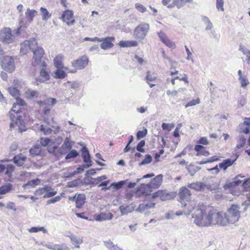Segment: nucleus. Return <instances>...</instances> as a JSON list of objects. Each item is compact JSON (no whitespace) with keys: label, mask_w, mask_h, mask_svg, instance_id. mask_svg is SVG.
<instances>
[{"label":"nucleus","mask_w":250,"mask_h":250,"mask_svg":"<svg viewBox=\"0 0 250 250\" xmlns=\"http://www.w3.org/2000/svg\"><path fill=\"white\" fill-rule=\"evenodd\" d=\"M18 104V101L16 103H14L13 107L9 111V116L12 122L10 123V127H13L15 125H21L24 123V121L21 115L19 114L21 112V108Z\"/></svg>","instance_id":"5"},{"label":"nucleus","mask_w":250,"mask_h":250,"mask_svg":"<svg viewBox=\"0 0 250 250\" xmlns=\"http://www.w3.org/2000/svg\"><path fill=\"white\" fill-rule=\"evenodd\" d=\"M0 65L3 70L10 73H12L16 68L14 60L9 56H5L2 58Z\"/></svg>","instance_id":"7"},{"label":"nucleus","mask_w":250,"mask_h":250,"mask_svg":"<svg viewBox=\"0 0 250 250\" xmlns=\"http://www.w3.org/2000/svg\"><path fill=\"white\" fill-rule=\"evenodd\" d=\"M70 239H71V242L73 244V245H75V246H77L78 247V245L79 244H80L82 241L81 239L77 238V237L75 236H73V235H71L70 237Z\"/></svg>","instance_id":"48"},{"label":"nucleus","mask_w":250,"mask_h":250,"mask_svg":"<svg viewBox=\"0 0 250 250\" xmlns=\"http://www.w3.org/2000/svg\"><path fill=\"white\" fill-rule=\"evenodd\" d=\"M149 29V24L147 23H141L138 25L134 29L133 35L135 39L142 40L145 39Z\"/></svg>","instance_id":"8"},{"label":"nucleus","mask_w":250,"mask_h":250,"mask_svg":"<svg viewBox=\"0 0 250 250\" xmlns=\"http://www.w3.org/2000/svg\"><path fill=\"white\" fill-rule=\"evenodd\" d=\"M14 169L15 167L13 165H7V167H5V174L7 175L8 177L11 178Z\"/></svg>","instance_id":"42"},{"label":"nucleus","mask_w":250,"mask_h":250,"mask_svg":"<svg viewBox=\"0 0 250 250\" xmlns=\"http://www.w3.org/2000/svg\"><path fill=\"white\" fill-rule=\"evenodd\" d=\"M40 67V77L36 79V81L40 83L45 82L50 79V71L47 68V65L46 62H43Z\"/></svg>","instance_id":"10"},{"label":"nucleus","mask_w":250,"mask_h":250,"mask_svg":"<svg viewBox=\"0 0 250 250\" xmlns=\"http://www.w3.org/2000/svg\"><path fill=\"white\" fill-rule=\"evenodd\" d=\"M200 103V99L199 98H197L195 99H193L191 101L188 102L185 104V107L188 106H191L199 104Z\"/></svg>","instance_id":"45"},{"label":"nucleus","mask_w":250,"mask_h":250,"mask_svg":"<svg viewBox=\"0 0 250 250\" xmlns=\"http://www.w3.org/2000/svg\"><path fill=\"white\" fill-rule=\"evenodd\" d=\"M145 145V141L144 140L141 141L136 146L137 150L141 152H145V150L143 148V147Z\"/></svg>","instance_id":"51"},{"label":"nucleus","mask_w":250,"mask_h":250,"mask_svg":"<svg viewBox=\"0 0 250 250\" xmlns=\"http://www.w3.org/2000/svg\"><path fill=\"white\" fill-rule=\"evenodd\" d=\"M223 0H216V6L218 10L223 11Z\"/></svg>","instance_id":"57"},{"label":"nucleus","mask_w":250,"mask_h":250,"mask_svg":"<svg viewBox=\"0 0 250 250\" xmlns=\"http://www.w3.org/2000/svg\"><path fill=\"white\" fill-rule=\"evenodd\" d=\"M185 88H179L178 89V90H174V91H170V90H167V94L168 96H171L173 97L176 96L177 95L178 91L181 92L185 90Z\"/></svg>","instance_id":"46"},{"label":"nucleus","mask_w":250,"mask_h":250,"mask_svg":"<svg viewBox=\"0 0 250 250\" xmlns=\"http://www.w3.org/2000/svg\"><path fill=\"white\" fill-rule=\"evenodd\" d=\"M41 130L43 132V133L45 135H48V134H50L52 133V129L50 127H48V128H45L44 127V125H41Z\"/></svg>","instance_id":"54"},{"label":"nucleus","mask_w":250,"mask_h":250,"mask_svg":"<svg viewBox=\"0 0 250 250\" xmlns=\"http://www.w3.org/2000/svg\"><path fill=\"white\" fill-rule=\"evenodd\" d=\"M33 52V57L31 60V64L33 66L42 65L43 62L42 58L45 54V50L41 46H37Z\"/></svg>","instance_id":"6"},{"label":"nucleus","mask_w":250,"mask_h":250,"mask_svg":"<svg viewBox=\"0 0 250 250\" xmlns=\"http://www.w3.org/2000/svg\"><path fill=\"white\" fill-rule=\"evenodd\" d=\"M6 208L8 209H12V210H13L14 211L16 210V206H15V204L13 202H10L8 203V204H7V206H6Z\"/></svg>","instance_id":"58"},{"label":"nucleus","mask_w":250,"mask_h":250,"mask_svg":"<svg viewBox=\"0 0 250 250\" xmlns=\"http://www.w3.org/2000/svg\"><path fill=\"white\" fill-rule=\"evenodd\" d=\"M7 90L10 94L14 97L17 101H18V104L20 105H25V103L24 100L20 98V90L15 87H9L8 88Z\"/></svg>","instance_id":"18"},{"label":"nucleus","mask_w":250,"mask_h":250,"mask_svg":"<svg viewBox=\"0 0 250 250\" xmlns=\"http://www.w3.org/2000/svg\"><path fill=\"white\" fill-rule=\"evenodd\" d=\"M37 44L35 41H25L21 44L20 53L22 55L26 54L31 49V44Z\"/></svg>","instance_id":"22"},{"label":"nucleus","mask_w":250,"mask_h":250,"mask_svg":"<svg viewBox=\"0 0 250 250\" xmlns=\"http://www.w3.org/2000/svg\"><path fill=\"white\" fill-rule=\"evenodd\" d=\"M179 72L177 70L171 71L170 74L173 77L171 78L170 82L171 84L174 86L175 85V80H179L180 81H184L186 83L188 84L189 83L188 77L187 74H184L182 78H180L179 76H175L178 74Z\"/></svg>","instance_id":"20"},{"label":"nucleus","mask_w":250,"mask_h":250,"mask_svg":"<svg viewBox=\"0 0 250 250\" xmlns=\"http://www.w3.org/2000/svg\"><path fill=\"white\" fill-rule=\"evenodd\" d=\"M163 180V175L159 174L152 179L148 183L152 188H158L162 185Z\"/></svg>","instance_id":"23"},{"label":"nucleus","mask_w":250,"mask_h":250,"mask_svg":"<svg viewBox=\"0 0 250 250\" xmlns=\"http://www.w3.org/2000/svg\"><path fill=\"white\" fill-rule=\"evenodd\" d=\"M236 160V158L234 160L230 159L224 160L222 163L219 164V166L221 169L226 171L229 167H231L234 164Z\"/></svg>","instance_id":"27"},{"label":"nucleus","mask_w":250,"mask_h":250,"mask_svg":"<svg viewBox=\"0 0 250 250\" xmlns=\"http://www.w3.org/2000/svg\"><path fill=\"white\" fill-rule=\"evenodd\" d=\"M197 143L199 145H208L209 144V142L206 137H201L197 142Z\"/></svg>","instance_id":"52"},{"label":"nucleus","mask_w":250,"mask_h":250,"mask_svg":"<svg viewBox=\"0 0 250 250\" xmlns=\"http://www.w3.org/2000/svg\"><path fill=\"white\" fill-rule=\"evenodd\" d=\"M55 77L58 79H64L66 74L63 69H57L55 72Z\"/></svg>","instance_id":"39"},{"label":"nucleus","mask_w":250,"mask_h":250,"mask_svg":"<svg viewBox=\"0 0 250 250\" xmlns=\"http://www.w3.org/2000/svg\"><path fill=\"white\" fill-rule=\"evenodd\" d=\"M0 41L3 43L9 44L14 41V36L9 28H4L0 31Z\"/></svg>","instance_id":"11"},{"label":"nucleus","mask_w":250,"mask_h":250,"mask_svg":"<svg viewBox=\"0 0 250 250\" xmlns=\"http://www.w3.org/2000/svg\"><path fill=\"white\" fill-rule=\"evenodd\" d=\"M37 14V12L35 10L28 9L25 12V16H35Z\"/></svg>","instance_id":"61"},{"label":"nucleus","mask_w":250,"mask_h":250,"mask_svg":"<svg viewBox=\"0 0 250 250\" xmlns=\"http://www.w3.org/2000/svg\"><path fill=\"white\" fill-rule=\"evenodd\" d=\"M113 214L109 211H107L102 212L99 214L94 215V219L97 221H102L106 220H110L113 218Z\"/></svg>","instance_id":"24"},{"label":"nucleus","mask_w":250,"mask_h":250,"mask_svg":"<svg viewBox=\"0 0 250 250\" xmlns=\"http://www.w3.org/2000/svg\"><path fill=\"white\" fill-rule=\"evenodd\" d=\"M223 211L212 206L199 203L192 214L194 222L201 227H223Z\"/></svg>","instance_id":"1"},{"label":"nucleus","mask_w":250,"mask_h":250,"mask_svg":"<svg viewBox=\"0 0 250 250\" xmlns=\"http://www.w3.org/2000/svg\"><path fill=\"white\" fill-rule=\"evenodd\" d=\"M60 19L68 25H70L74 23V17H61Z\"/></svg>","instance_id":"40"},{"label":"nucleus","mask_w":250,"mask_h":250,"mask_svg":"<svg viewBox=\"0 0 250 250\" xmlns=\"http://www.w3.org/2000/svg\"><path fill=\"white\" fill-rule=\"evenodd\" d=\"M40 143L43 146H47V150L49 153L55 154L58 146H55V142L47 138L42 137L40 139Z\"/></svg>","instance_id":"14"},{"label":"nucleus","mask_w":250,"mask_h":250,"mask_svg":"<svg viewBox=\"0 0 250 250\" xmlns=\"http://www.w3.org/2000/svg\"><path fill=\"white\" fill-rule=\"evenodd\" d=\"M188 187L197 191H201L203 190L205 187V185L201 182H197L189 184Z\"/></svg>","instance_id":"34"},{"label":"nucleus","mask_w":250,"mask_h":250,"mask_svg":"<svg viewBox=\"0 0 250 250\" xmlns=\"http://www.w3.org/2000/svg\"><path fill=\"white\" fill-rule=\"evenodd\" d=\"M43 192H45L44 195V198H49L53 197L57 194V191H55L51 187H46L43 188Z\"/></svg>","instance_id":"32"},{"label":"nucleus","mask_w":250,"mask_h":250,"mask_svg":"<svg viewBox=\"0 0 250 250\" xmlns=\"http://www.w3.org/2000/svg\"><path fill=\"white\" fill-rule=\"evenodd\" d=\"M12 188V185L10 183L2 185L0 187V194H4L9 192Z\"/></svg>","instance_id":"37"},{"label":"nucleus","mask_w":250,"mask_h":250,"mask_svg":"<svg viewBox=\"0 0 250 250\" xmlns=\"http://www.w3.org/2000/svg\"><path fill=\"white\" fill-rule=\"evenodd\" d=\"M83 40L84 41H92V42H95V41H100L99 38L95 37L94 38H90L89 37H86L84 38Z\"/></svg>","instance_id":"64"},{"label":"nucleus","mask_w":250,"mask_h":250,"mask_svg":"<svg viewBox=\"0 0 250 250\" xmlns=\"http://www.w3.org/2000/svg\"><path fill=\"white\" fill-rule=\"evenodd\" d=\"M174 197V195L172 192H168L164 190H159L151 195L152 199L159 198L162 201L170 200L173 199Z\"/></svg>","instance_id":"12"},{"label":"nucleus","mask_w":250,"mask_h":250,"mask_svg":"<svg viewBox=\"0 0 250 250\" xmlns=\"http://www.w3.org/2000/svg\"><path fill=\"white\" fill-rule=\"evenodd\" d=\"M41 152L42 148L39 145H35L29 150L30 154L33 157L40 155Z\"/></svg>","instance_id":"33"},{"label":"nucleus","mask_w":250,"mask_h":250,"mask_svg":"<svg viewBox=\"0 0 250 250\" xmlns=\"http://www.w3.org/2000/svg\"><path fill=\"white\" fill-rule=\"evenodd\" d=\"M157 77L154 74H151L149 71L147 72L146 79L150 87H152L155 85V84L151 83L150 82L155 81Z\"/></svg>","instance_id":"35"},{"label":"nucleus","mask_w":250,"mask_h":250,"mask_svg":"<svg viewBox=\"0 0 250 250\" xmlns=\"http://www.w3.org/2000/svg\"><path fill=\"white\" fill-rule=\"evenodd\" d=\"M101 42L100 47L102 49L107 50L112 48L114 44L113 42L115 41V38L113 37H107L105 38H99Z\"/></svg>","instance_id":"16"},{"label":"nucleus","mask_w":250,"mask_h":250,"mask_svg":"<svg viewBox=\"0 0 250 250\" xmlns=\"http://www.w3.org/2000/svg\"><path fill=\"white\" fill-rule=\"evenodd\" d=\"M179 201L184 207L188 206L187 209L191 212L192 210L196 209V202L194 200H190V191L186 187H182L179 189Z\"/></svg>","instance_id":"4"},{"label":"nucleus","mask_w":250,"mask_h":250,"mask_svg":"<svg viewBox=\"0 0 250 250\" xmlns=\"http://www.w3.org/2000/svg\"><path fill=\"white\" fill-rule=\"evenodd\" d=\"M62 148L65 147L67 150H70L71 149L72 145L71 143L68 141H65L64 144L62 146Z\"/></svg>","instance_id":"60"},{"label":"nucleus","mask_w":250,"mask_h":250,"mask_svg":"<svg viewBox=\"0 0 250 250\" xmlns=\"http://www.w3.org/2000/svg\"><path fill=\"white\" fill-rule=\"evenodd\" d=\"M26 157L20 153L13 158V161L17 166L21 167L23 166L26 161Z\"/></svg>","instance_id":"28"},{"label":"nucleus","mask_w":250,"mask_h":250,"mask_svg":"<svg viewBox=\"0 0 250 250\" xmlns=\"http://www.w3.org/2000/svg\"><path fill=\"white\" fill-rule=\"evenodd\" d=\"M239 50L242 52L243 54L245 55L246 56L248 54V52L250 51V50H247L246 47L242 45H240L239 47Z\"/></svg>","instance_id":"62"},{"label":"nucleus","mask_w":250,"mask_h":250,"mask_svg":"<svg viewBox=\"0 0 250 250\" xmlns=\"http://www.w3.org/2000/svg\"><path fill=\"white\" fill-rule=\"evenodd\" d=\"M106 179V176L105 175H102L94 179L93 183L95 184H99L103 181L105 180Z\"/></svg>","instance_id":"55"},{"label":"nucleus","mask_w":250,"mask_h":250,"mask_svg":"<svg viewBox=\"0 0 250 250\" xmlns=\"http://www.w3.org/2000/svg\"><path fill=\"white\" fill-rule=\"evenodd\" d=\"M246 140L244 137H240L239 138L238 143L236 145V148L240 149L244 146L246 144Z\"/></svg>","instance_id":"44"},{"label":"nucleus","mask_w":250,"mask_h":250,"mask_svg":"<svg viewBox=\"0 0 250 250\" xmlns=\"http://www.w3.org/2000/svg\"><path fill=\"white\" fill-rule=\"evenodd\" d=\"M64 56L62 54H58L56 55L53 59V64L54 66L57 69H64L68 70L67 67H64L63 63Z\"/></svg>","instance_id":"19"},{"label":"nucleus","mask_w":250,"mask_h":250,"mask_svg":"<svg viewBox=\"0 0 250 250\" xmlns=\"http://www.w3.org/2000/svg\"><path fill=\"white\" fill-rule=\"evenodd\" d=\"M70 200L74 201L76 199V207L77 208H81L85 203V196L83 194H79L73 197H69Z\"/></svg>","instance_id":"21"},{"label":"nucleus","mask_w":250,"mask_h":250,"mask_svg":"<svg viewBox=\"0 0 250 250\" xmlns=\"http://www.w3.org/2000/svg\"><path fill=\"white\" fill-rule=\"evenodd\" d=\"M135 6L138 11L143 13L146 10V8L140 3H136Z\"/></svg>","instance_id":"56"},{"label":"nucleus","mask_w":250,"mask_h":250,"mask_svg":"<svg viewBox=\"0 0 250 250\" xmlns=\"http://www.w3.org/2000/svg\"><path fill=\"white\" fill-rule=\"evenodd\" d=\"M162 127L163 130L170 131L174 127V125L173 124L163 123Z\"/></svg>","instance_id":"49"},{"label":"nucleus","mask_w":250,"mask_h":250,"mask_svg":"<svg viewBox=\"0 0 250 250\" xmlns=\"http://www.w3.org/2000/svg\"><path fill=\"white\" fill-rule=\"evenodd\" d=\"M194 149L196 152V156H208L209 155V151L202 145H196Z\"/></svg>","instance_id":"25"},{"label":"nucleus","mask_w":250,"mask_h":250,"mask_svg":"<svg viewBox=\"0 0 250 250\" xmlns=\"http://www.w3.org/2000/svg\"><path fill=\"white\" fill-rule=\"evenodd\" d=\"M243 125H246L248 126L247 127L245 128H240V132L241 133H243L245 134H248L250 132V117H246L244 118V121L243 123Z\"/></svg>","instance_id":"36"},{"label":"nucleus","mask_w":250,"mask_h":250,"mask_svg":"<svg viewBox=\"0 0 250 250\" xmlns=\"http://www.w3.org/2000/svg\"><path fill=\"white\" fill-rule=\"evenodd\" d=\"M82 157L85 163L90 162V155L88 151L86 148H84V150L83 151Z\"/></svg>","instance_id":"41"},{"label":"nucleus","mask_w":250,"mask_h":250,"mask_svg":"<svg viewBox=\"0 0 250 250\" xmlns=\"http://www.w3.org/2000/svg\"><path fill=\"white\" fill-rule=\"evenodd\" d=\"M119 44L122 47H130L138 46V43L136 41H122L119 42Z\"/></svg>","instance_id":"30"},{"label":"nucleus","mask_w":250,"mask_h":250,"mask_svg":"<svg viewBox=\"0 0 250 250\" xmlns=\"http://www.w3.org/2000/svg\"><path fill=\"white\" fill-rule=\"evenodd\" d=\"M220 157L217 156H213L210 157V158L207 159V162H209V163H212L213 162L218 161L219 160Z\"/></svg>","instance_id":"59"},{"label":"nucleus","mask_w":250,"mask_h":250,"mask_svg":"<svg viewBox=\"0 0 250 250\" xmlns=\"http://www.w3.org/2000/svg\"><path fill=\"white\" fill-rule=\"evenodd\" d=\"M33 17H25L20 21V26L16 30L15 34L16 36H25L27 34L26 29L29 23L32 21Z\"/></svg>","instance_id":"9"},{"label":"nucleus","mask_w":250,"mask_h":250,"mask_svg":"<svg viewBox=\"0 0 250 250\" xmlns=\"http://www.w3.org/2000/svg\"><path fill=\"white\" fill-rule=\"evenodd\" d=\"M152 192V188L148 184H141L136 189L135 194L137 197L149 195Z\"/></svg>","instance_id":"15"},{"label":"nucleus","mask_w":250,"mask_h":250,"mask_svg":"<svg viewBox=\"0 0 250 250\" xmlns=\"http://www.w3.org/2000/svg\"><path fill=\"white\" fill-rule=\"evenodd\" d=\"M192 2L193 0H173L172 3L168 5L167 7L170 8L174 6L180 9L185 6L187 3H191Z\"/></svg>","instance_id":"26"},{"label":"nucleus","mask_w":250,"mask_h":250,"mask_svg":"<svg viewBox=\"0 0 250 250\" xmlns=\"http://www.w3.org/2000/svg\"><path fill=\"white\" fill-rule=\"evenodd\" d=\"M155 206V203L150 201L147 203H143L139 205L138 210L140 211H144L148 209L154 208Z\"/></svg>","instance_id":"29"},{"label":"nucleus","mask_w":250,"mask_h":250,"mask_svg":"<svg viewBox=\"0 0 250 250\" xmlns=\"http://www.w3.org/2000/svg\"><path fill=\"white\" fill-rule=\"evenodd\" d=\"M152 161V157L149 154L146 155L145 159L140 163V165L150 163Z\"/></svg>","instance_id":"53"},{"label":"nucleus","mask_w":250,"mask_h":250,"mask_svg":"<svg viewBox=\"0 0 250 250\" xmlns=\"http://www.w3.org/2000/svg\"><path fill=\"white\" fill-rule=\"evenodd\" d=\"M40 231H42L43 232H46V230L42 227H32L31 229H29V231L30 232H37Z\"/></svg>","instance_id":"50"},{"label":"nucleus","mask_w":250,"mask_h":250,"mask_svg":"<svg viewBox=\"0 0 250 250\" xmlns=\"http://www.w3.org/2000/svg\"><path fill=\"white\" fill-rule=\"evenodd\" d=\"M147 133V130L146 128H144L142 130L138 131L136 134V138L137 140H140L141 138L145 137Z\"/></svg>","instance_id":"43"},{"label":"nucleus","mask_w":250,"mask_h":250,"mask_svg":"<svg viewBox=\"0 0 250 250\" xmlns=\"http://www.w3.org/2000/svg\"><path fill=\"white\" fill-rule=\"evenodd\" d=\"M158 35L161 41L169 48L174 49L176 47L175 43L169 39L167 35L162 31L158 33Z\"/></svg>","instance_id":"17"},{"label":"nucleus","mask_w":250,"mask_h":250,"mask_svg":"<svg viewBox=\"0 0 250 250\" xmlns=\"http://www.w3.org/2000/svg\"><path fill=\"white\" fill-rule=\"evenodd\" d=\"M60 200H61V196H57L55 197L54 198L48 200V204L54 203L56 202L59 201Z\"/></svg>","instance_id":"63"},{"label":"nucleus","mask_w":250,"mask_h":250,"mask_svg":"<svg viewBox=\"0 0 250 250\" xmlns=\"http://www.w3.org/2000/svg\"><path fill=\"white\" fill-rule=\"evenodd\" d=\"M240 207L235 204H232L226 212L223 211V227L236 224L241 217Z\"/></svg>","instance_id":"3"},{"label":"nucleus","mask_w":250,"mask_h":250,"mask_svg":"<svg viewBox=\"0 0 250 250\" xmlns=\"http://www.w3.org/2000/svg\"><path fill=\"white\" fill-rule=\"evenodd\" d=\"M89 59L86 55L80 57L72 62V66L75 70H81L84 68L88 64Z\"/></svg>","instance_id":"13"},{"label":"nucleus","mask_w":250,"mask_h":250,"mask_svg":"<svg viewBox=\"0 0 250 250\" xmlns=\"http://www.w3.org/2000/svg\"><path fill=\"white\" fill-rule=\"evenodd\" d=\"M78 155V153L77 151L73 149L71 150L65 156V159L67 160L70 158H73L77 157Z\"/></svg>","instance_id":"47"},{"label":"nucleus","mask_w":250,"mask_h":250,"mask_svg":"<svg viewBox=\"0 0 250 250\" xmlns=\"http://www.w3.org/2000/svg\"><path fill=\"white\" fill-rule=\"evenodd\" d=\"M238 74L239 76V81L240 82L241 85L242 87H246L249 84V81L246 76H243L241 70H238Z\"/></svg>","instance_id":"31"},{"label":"nucleus","mask_w":250,"mask_h":250,"mask_svg":"<svg viewBox=\"0 0 250 250\" xmlns=\"http://www.w3.org/2000/svg\"><path fill=\"white\" fill-rule=\"evenodd\" d=\"M38 92L35 90H33L31 89H28L25 92V96L27 99H33L34 97H36L38 96Z\"/></svg>","instance_id":"38"},{"label":"nucleus","mask_w":250,"mask_h":250,"mask_svg":"<svg viewBox=\"0 0 250 250\" xmlns=\"http://www.w3.org/2000/svg\"><path fill=\"white\" fill-rule=\"evenodd\" d=\"M57 103V100L55 98H49L43 101H39L37 102L38 104L42 110L39 111L38 118L45 123L49 125L51 121H53V114L51 112L50 107L53 106Z\"/></svg>","instance_id":"2"}]
</instances>
